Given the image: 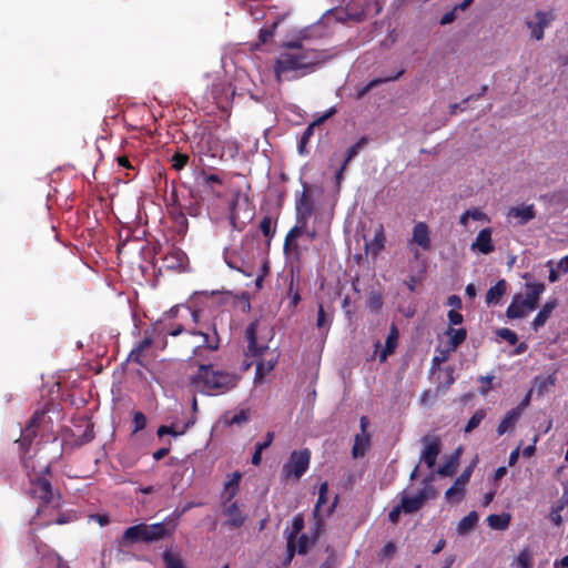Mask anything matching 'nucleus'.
<instances>
[{
	"instance_id": "obj_39",
	"label": "nucleus",
	"mask_w": 568,
	"mask_h": 568,
	"mask_svg": "<svg viewBox=\"0 0 568 568\" xmlns=\"http://www.w3.org/2000/svg\"><path fill=\"white\" fill-rule=\"evenodd\" d=\"M278 21H274L272 24L262 28L258 32V42L254 45L255 48H260L263 44L268 43L277 29Z\"/></svg>"
},
{
	"instance_id": "obj_22",
	"label": "nucleus",
	"mask_w": 568,
	"mask_h": 568,
	"mask_svg": "<svg viewBox=\"0 0 568 568\" xmlns=\"http://www.w3.org/2000/svg\"><path fill=\"white\" fill-rule=\"evenodd\" d=\"M119 168L126 170L125 176L129 181L133 180L139 171L140 160L138 156L131 158L128 154H119L115 158Z\"/></svg>"
},
{
	"instance_id": "obj_29",
	"label": "nucleus",
	"mask_w": 568,
	"mask_h": 568,
	"mask_svg": "<svg viewBox=\"0 0 568 568\" xmlns=\"http://www.w3.org/2000/svg\"><path fill=\"white\" fill-rule=\"evenodd\" d=\"M371 446L369 434H357L354 439L352 455L354 458L363 457Z\"/></svg>"
},
{
	"instance_id": "obj_32",
	"label": "nucleus",
	"mask_w": 568,
	"mask_h": 568,
	"mask_svg": "<svg viewBox=\"0 0 568 568\" xmlns=\"http://www.w3.org/2000/svg\"><path fill=\"white\" fill-rule=\"evenodd\" d=\"M161 326H162V329L164 331L163 335H162V339L159 344V349H161V351H163L168 345V342H166L168 335L178 336L181 333L185 332V328L182 324H166L163 321H161Z\"/></svg>"
},
{
	"instance_id": "obj_60",
	"label": "nucleus",
	"mask_w": 568,
	"mask_h": 568,
	"mask_svg": "<svg viewBox=\"0 0 568 568\" xmlns=\"http://www.w3.org/2000/svg\"><path fill=\"white\" fill-rule=\"evenodd\" d=\"M396 552V546L393 541H388L379 551L378 556L383 558H390Z\"/></svg>"
},
{
	"instance_id": "obj_24",
	"label": "nucleus",
	"mask_w": 568,
	"mask_h": 568,
	"mask_svg": "<svg viewBox=\"0 0 568 568\" xmlns=\"http://www.w3.org/2000/svg\"><path fill=\"white\" fill-rule=\"evenodd\" d=\"M426 493L424 490L419 491L417 496L414 497H403L399 504L400 509L405 514H413L418 511L424 503L426 501Z\"/></svg>"
},
{
	"instance_id": "obj_55",
	"label": "nucleus",
	"mask_w": 568,
	"mask_h": 568,
	"mask_svg": "<svg viewBox=\"0 0 568 568\" xmlns=\"http://www.w3.org/2000/svg\"><path fill=\"white\" fill-rule=\"evenodd\" d=\"M326 516H323V515H320L317 517H314L315 519V523H314V526L311 528V536L315 539V540H318L320 536L322 535L323 532V529H324V518Z\"/></svg>"
},
{
	"instance_id": "obj_45",
	"label": "nucleus",
	"mask_w": 568,
	"mask_h": 568,
	"mask_svg": "<svg viewBox=\"0 0 568 568\" xmlns=\"http://www.w3.org/2000/svg\"><path fill=\"white\" fill-rule=\"evenodd\" d=\"M367 143L368 139L366 136H362L356 143L347 149L343 163H346L347 165Z\"/></svg>"
},
{
	"instance_id": "obj_4",
	"label": "nucleus",
	"mask_w": 568,
	"mask_h": 568,
	"mask_svg": "<svg viewBox=\"0 0 568 568\" xmlns=\"http://www.w3.org/2000/svg\"><path fill=\"white\" fill-rule=\"evenodd\" d=\"M239 381L237 374L214 369L213 365L209 364L200 365L196 374L191 378V386L199 393L214 396L231 390Z\"/></svg>"
},
{
	"instance_id": "obj_48",
	"label": "nucleus",
	"mask_w": 568,
	"mask_h": 568,
	"mask_svg": "<svg viewBox=\"0 0 568 568\" xmlns=\"http://www.w3.org/2000/svg\"><path fill=\"white\" fill-rule=\"evenodd\" d=\"M486 416V412L484 409H478L474 413V415L468 419L466 426H465V433H470L475 428L479 426V424L483 422V419Z\"/></svg>"
},
{
	"instance_id": "obj_61",
	"label": "nucleus",
	"mask_w": 568,
	"mask_h": 568,
	"mask_svg": "<svg viewBox=\"0 0 568 568\" xmlns=\"http://www.w3.org/2000/svg\"><path fill=\"white\" fill-rule=\"evenodd\" d=\"M193 424V422L185 423L181 428H178L175 425H169V435L174 437L183 435L189 427Z\"/></svg>"
},
{
	"instance_id": "obj_62",
	"label": "nucleus",
	"mask_w": 568,
	"mask_h": 568,
	"mask_svg": "<svg viewBox=\"0 0 568 568\" xmlns=\"http://www.w3.org/2000/svg\"><path fill=\"white\" fill-rule=\"evenodd\" d=\"M447 316L452 325H459L464 321V316L457 310H450Z\"/></svg>"
},
{
	"instance_id": "obj_36",
	"label": "nucleus",
	"mask_w": 568,
	"mask_h": 568,
	"mask_svg": "<svg viewBox=\"0 0 568 568\" xmlns=\"http://www.w3.org/2000/svg\"><path fill=\"white\" fill-rule=\"evenodd\" d=\"M518 417H519L518 408H514V409L507 412V414L505 415V417L503 418V420L499 423V425L497 427L498 435L501 436L506 432H508L510 428H513L514 425L516 424Z\"/></svg>"
},
{
	"instance_id": "obj_43",
	"label": "nucleus",
	"mask_w": 568,
	"mask_h": 568,
	"mask_svg": "<svg viewBox=\"0 0 568 568\" xmlns=\"http://www.w3.org/2000/svg\"><path fill=\"white\" fill-rule=\"evenodd\" d=\"M557 382L556 373H551L547 376H537L535 378L536 387L538 392L544 393L549 387L554 386Z\"/></svg>"
},
{
	"instance_id": "obj_37",
	"label": "nucleus",
	"mask_w": 568,
	"mask_h": 568,
	"mask_svg": "<svg viewBox=\"0 0 568 568\" xmlns=\"http://www.w3.org/2000/svg\"><path fill=\"white\" fill-rule=\"evenodd\" d=\"M510 523L509 514H493L487 517V524L491 529L505 530Z\"/></svg>"
},
{
	"instance_id": "obj_44",
	"label": "nucleus",
	"mask_w": 568,
	"mask_h": 568,
	"mask_svg": "<svg viewBox=\"0 0 568 568\" xmlns=\"http://www.w3.org/2000/svg\"><path fill=\"white\" fill-rule=\"evenodd\" d=\"M162 558L165 568H185L181 557L178 554H173L171 550H165L162 554Z\"/></svg>"
},
{
	"instance_id": "obj_38",
	"label": "nucleus",
	"mask_w": 568,
	"mask_h": 568,
	"mask_svg": "<svg viewBox=\"0 0 568 568\" xmlns=\"http://www.w3.org/2000/svg\"><path fill=\"white\" fill-rule=\"evenodd\" d=\"M567 504H568V498H566V495H564L559 499L558 504L551 507L549 518L554 523L555 526H560L562 524L564 519L561 516V511L564 510V508L566 507Z\"/></svg>"
},
{
	"instance_id": "obj_28",
	"label": "nucleus",
	"mask_w": 568,
	"mask_h": 568,
	"mask_svg": "<svg viewBox=\"0 0 568 568\" xmlns=\"http://www.w3.org/2000/svg\"><path fill=\"white\" fill-rule=\"evenodd\" d=\"M507 286L508 284L506 280H499L494 286H491L487 291L485 296L486 303L488 305H497L500 302L501 297L506 294Z\"/></svg>"
},
{
	"instance_id": "obj_33",
	"label": "nucleus",
	"mask_w": 568,
	"mask_h": 568,
	"mask_svg": "<svg viewBox=\"0 0 568 568\" xmlns=\"http://www.w3.org/2000/svg\"><path fill=\"white\" fill-rule=\"evenodd\" d=\"M276 363H277L276 357L267 359V361L258 362L256 364L254 382L263 383L266 375L274 369V367L276 366Z\"/></svg>"
},
{
	"instance_id": "obj_21",
	"label": "nucleus",
	"mask_w": 568,
	"mask_h": 568,
	"mask_svg": "<svg viewBox=\"0 0 568 568\" xmlns=\"http://www.w3.org/2000/svg\"><path fill=\"white\" fill-rule=\"evenodd\" d=\"M493 231L490 227H485L479 231L471 247L483 254H489L494 252L495 246L491 241Z\"/></svg>"
},
{
	"instance_id": "obj_53",
	"label": "nucleus",
	"mask_w": 568,
	"mask_h": 568,
	"mask_svg": "<svg viewBox=\"0 0 568 568\" xmlns=\"http://www.w3.org/2000/svg\"><path fill=\"white\" fill-rule=\"evenodd\" d=\"M497 336L508 342L510 345H516L518 342L517 334L514 331L506 327L499 328L497 331Z\"/></svg>"
},
{
	"instance_id": "obj_31",
	"label": "nucleus",
	"mask_w": 568,
	"mask_h": 568,
	"mask_svg": "<svg viewBox=\"0 0 568 568\" xmlns=\"http://www.w3.org/2000/svg\"><path fill=\"white\" fill-rule=\"evenodd\" d=\"M460 453L462 448L459 447L450 455L449 459L437 469V474L445 477L453 476L456 471Z\"/></svg>"
},
{
	"instance_id": "obj_11",
	"label": "nucleus",
	"mask_w": 568,
	"mask_h": 568,
	"mask_svg": "<svg viewBox=\"0 0 568 568\" xmlns=\"http://www.w3.org/2000/svg\"><path fill=\"white\" fill-rule=\"evenodd\" d=\"M328 501V483L324 481L320 485L318 497L313 510V517H317L320 515L331 516V514L335 510L338 501V496L334 497L333 503L326 507Z\"/></svg>"
},
{
	"instance_id": "obj_41",
	"label": "nucleus",
	"mask_w": 568,
	"mask_h": 568,
	"mask_svg": "<svg viewBox=\"0 0 568 568\" xmlns=\"http://www.w3.org/2000/svg\"><path fill=\"white\" fill-rule=\"evenodd\" d=\"M203 176V187L214 196H220V192L214 190V184L222 185L223 181L217 174H205L202 173Z\"/></svg>"
},
{
	"instance_id": "obj_23",
	"label": "nucleus",
	"mask_w": 568,
	"mask_h": 568,
	"mask_svg": "<svg viewBox=\"0 0 568 568\" xmlns=\"http://www.w3.org/2000/svg\"><path fill=\"white\" fill-rule=\"evenodd\" d=\"M335 113V109H331L326 114H324L323 116H321L320 119H317L316 121L312 122L311 124L307 125V128L304 130V132L302 133L301 135V139L298 141V152L300 154H306L307 151H306V145L310 141V139L312 138L313 133H314V128L324 122L325 120H327L329 116H332L333 114Z\"/></svg>"
},
{
	"instance_id": "obj_12",
	"label": "nucleus",
	"mask_w": 568,
	"mask_h": 568,
	"mask_svg": "<svg viewBox=\"0 0 568 568\" xmlns=\"http://www.w3.org/2000/svg\"><path fill=\"white\" fill-rule=\"evenodd\" d=\"M475 464L467 466L463 473L456 478L454 484L446 490L445 497L448 500H454L455 496H457V501H459L464 496L465 486L469 481L471 474L474 471Z\"/></svg>"
},
{
	"instance_id": "obj_9",
	"label": "nucleus",
	"mask_w": 568,
	"mask_h": 568,
	"mask_svg": "<svg viewBox=\"0 0 568 568\" xmlns=\"http://www.w3.org/2000/svg\"><path fill=\"white\" fill-rule=\"evenodd\" d=\"M163 267L169 271L183 272L186 270L187 255L179 247L172 246L162 258Z\"/></svg>"
},
{
	"instance_id": "obj_27",
	"label": "nucleus",
	"mask_w": 568,
	"mask_h": 568,
	"mask_svg": "<svg viewBox=\"0 0 568 568\" xmlns=\"http://www.w3.org/2000/svg\"><path fill=\"white\" fill-rule=\"evenodd\" d=\"M314 209L313 200L308 191L304 190L296 201V215L308 220Z\"/></svg>"
},
{
	"instance_id": "obj_7",
	"label": "nucleus",
	"mask_w": 568,
	"mask_h": 568,
	"mask_svg": "<svg viewBox=\"0 0 568 568\" xmlns=\"http://www.w3.org/2000/svg\"><path fill=\"white\" fill-rule=\"evenodd\" d=\"M163 329L161 321L155 322L150 329L144 331L143 338L139 344L130 352L129 361L134 362L139 365H143V353L145 349L151 347L153 344L159 348V344L162 339Z\"/></svg>"
},
{
	"instance_id": "obj_51",
	"label": "nucleus",
	"mask_w": 568,
	"mask_h": 568,
	"mask_svg": "<svg viewBox=\"0 0 568 568\" xmlns=\"http://www.w3.org/2000/svg\"><path fill=\"white\" fill-rule=\"evenodd\" d=\"M517 565L519 568H531L534 565V559L531 552L525 548L517 556Z\"/></svg>"
},
{
	"instance_id": "obj_1",
	"label": "nucleus",
	"mask_w": 568,
	"mask_h": 568,
	"mask_svg": "<svg viewBox=\"0 0 568 568\" xmlns=\"http://www.w3.org/2000/svg\"><path fill=\"white\" fill-rule=\"evenodd\" d=\"M305 39H307V36L306 31L303 30L300 32V37L282 44L283 50L276 57L273 65L274 75L278 83L307 75L314 72L316 67L323 62V52L314 48H306L304 45Z\"/></svg>"
},
{
	"instance_id": "obj_34",
	"label": "nucleus",
	"mask_w": 568,
	"mask_h": 568,
	"mask_svg": "<svg viewBox=\"0 0 568 568\" xmlns=\"http://www.w3.org/2000/svg\"><path fill=\"white\" fill-rule=\"evenodd\" d=\"M190 333L193 335L202 336L203 337L202 345L210 351H216L220 346V337H219L215 326H213L212 333H204L201 331H199V332L192 331Z\"/></svg>"
},
{
	"instance_id": "obj_17",
	"label": "nucleus",
	"mask_w": 568,
	"mask_h": 568,
	"mask_svg": "<svg viewBox=\"0 0 568 568\" xmlns=\"http://www.w3.org/2000/svg\"><path fill=\"white\" fill-rule=\"evenodd\" d=\"M523 278L528 280L530 278L529 273H525L523 275ZM525 296L524 298L527 300V302L532 305V307L536 310L538 306L539 297L545 292L546 285L542 282H529L527 281L525 283Z\"/></svg>"
},
{
	"instance_id": "obj_35",
	"label": "nucleus",
	"mask_w": 568,
	"mask_h": 568,
	"mask_svg": "<svg viewBox=\"0 0 568 568\" xmlns=\"http://www.w3.org/2000/svg\"><path fill=\"white\" fill-rule=\"evenodd\" d=\"M478 521V514L470 511L468 515L463 517L457 525V532L459 535H466L471 531Z\"/></svg>"
},
{
	"instance_id": "obj_13",
	"label": "nucleus",
	"mask_w": 568,
	"mask_h": 568,
	"mask_svg": "<svg viewBox=\"0 0 568 568\" xmlns=\"http://www.w3.org/2000/svg\"><path fill=\"white\" fill-rule=\"evenodd\" d=\"M532 311H535V308L521 294H515L506 310V316L509 320L523 318Z\"/></svg>"
},
{
	"instance_id": "obj_8",
	"label": "nucleus",
	"mask_w": 568,
	"mask_h": 568,
	"mask_svg": "<svg viewBox=\"0 0 568 568\" xmlns=\"http://www.w3.org/2000/svg\"><path fill=\"white\" fill-rule=\"evenodd\" d=\"M258 322L254 321L245 329L247 339V354L251 356H260L268 348V338H258Z\"/></svg>"
},
{
	"instance_id": "obj_30",
	"label": "nucleus",
	"mask_w": 568,
	"mask_h": 568,
	"mask_svg": "<svg viewBox=\"0 0 568 568\" xmlns=\"http://www.w3.org/2000/svg\"><path fill=\"white\" fill-rule=\"evenodd\" d=\"M403 74H404V70L402 69L394 75H389V77H385V78H376V79L371 80L365 87H363L361 90H358L357 99L364 98L371 90H373L374 88H376L379 84L399 79Z\"/></svg>"
},
{
	"instance_id": "obj_47",
	"label": "nucleus",
	"mask_w": 568,
	"mask_h": 568,
	"mask_svg": "<svg viewBox=\"0 0 568 568\" xmlns=\"http://www.w3.org/2000/svg\"><path fill=\"white\" fill-rule=\"evenodd\" d=\"M304 517L301 514L296 515L292 520V529L286 536V538L296 540L297 536L304 529Z\"/></svg>"
},
{
	"instance_id": "obj_63",
	"label": "nucleus",
	"mask_w": 568,
	"mask_h": 568,
	"mask_svg": "<svg viewBox=\"0 0 568 568\" xmlns=\"http://www.w3.org/2000/svg\"><path fill=\"white\" fill-rule=\"evenodd\" d=\"M316 326L318 328H327L328 327V323L326 320V314H325L323 305H320V307H318Z\"/></svg>"
},
{
	"instance_id": "obj_59",
	"label": "nucleus",
	"mask_w": 568,
	"mask_h": 568,
	"mask_svg": "<svg viewBox=\"0 0 568 568\" xmlns=\"http://www.w3.org/2000/svg\"><path fill=\"white\" fill-rule=\"evenodd\" d=\"M240 479H241V474L236 471V473H234V474H233V478H231V479L225 484V488L233 487V490H232V493L230 494L229 499H232V498L235 496V494H236V489H237V487H239Z\"/></svg>"
},
{
	"instance_id": "obj_54",
	"label": "nucleus",
	"mask_w": 568,
	"mask_h": 568,
	"mask_svg": "<svg viewBox=\"0 0 568 568\" xmlns=\"http://www.w3.org/2000/svg\"><path fill=\"white\" fill-rule=\"evenodd\" d=\"M133 433L141 432L146 426V417L142 412H134L133 414Z\"/></svg>"
},
{
	"instance_id": "obj_56",
	"label": "nucleus",
	"mask_w": 568,
	"mask_h": 568,
	"mask_svg": "<svg viewBox=\"0 0 568 568\" xmlns=\"http://www.w3.org/2000/svg\"><path fill=\"white\" fill-rule=\"evenodd\" d=\"M287 297L291 298V305L293 307L297 306L301 301V296L297 288H294V276L292 275L290 286L287 290Z\"/></svg>"
},
{
	"instance_id": "obj_58",
	"label": "nucleus",
	"mask_w": 568,
	"mask_h": 568,
	"mask_svg": "<svg viewBox=\"0 0 568 568\" xmlns=\"http://www.w3.org/2000/svg\"><path fill=\"white\" fill-rule=\"evenodd\" d=\"M250 418L248 410L247 409H241L239 413H236L230 420L231 425H242L246 423Z\"/></svg>"
},
{
	"instance_id": "obj_40",
	"label": "nucleus",
	"mask_w": 568,
	"mask_h": 568,
	"mask_svg": "<svg viewBox=\"0 0 568 568\" xmlns=\"http://www.w3.org/2000/svg\"><path fill=\"white\" fill-rule=\"evenodd\" d=\"M316 541L317 540H315L312 536H308L307 534H300L296 539L297 554L306 555L311 547H313L316 544Z\"/></svg>"
},
{
	"instance_id": "obj_50",
	"label": "nucleus",
	"mask_w": 568,
	"mask_h": 568,
	"mask_svg": "<svg viewBox=\"0 0 568 568\" xmlns=\"http://www.w3.org/2000/svg\"><path fill=\"white\" fill-rule=\"evenodd\" d=\"M93 438H94L93 425L88 423L84 432L75 438L74 443L77 446H82L84 444L90 443Z\"/></svg>"
},
{
	"instance_id": "obj_52",
	"label": "nucleus",
	"mask_w": 568,
	"mask_h": 568,
	"mask_svg": "<svg viewBox=\"0 0 568 568\" xmlns=\"http://www.w3.org/2000/svg\"><path fill=\"white\" fill-rule=\"evenodd\" d=\"M297 554L296 540L286 538V556L283 565L288 566Z\"/></svg>"
},
{
	"instance_id": "obj_16",
	"label": "nucleus",
	"mask_w": 568,
	"mask_h": 568,
	"mask_svg": "<svg viewBox=\"0 0 568 568\" xmlns=\"http://www.w3.org/2000/svg\"><path fill=\"white\" fill-rule=\"evenodd\" d=\"M224 516H226V520L224 521V526L229 527L230 529H239L241 528L246 519L247 516L243 514L237 503L230 504L224 510Z\"/></svg>"
},
{
	"instance_id": "obj_25",
	"label": "nucleus",
	"mask_w": 568,
	"mask_h": 568,
	"mask_svg": "<svg viewBox=\"0 0 568 568\" xmlns=\"http://www.w3.org/2000/svg\"><path fill=\"white\" fill-rule=\"evenodd\" d=\"M413 241L423 250L430 248L429 229L425 222H418L413 229Z\"/></svg>"
},
{
	"instance_id": "obj_57",
	"label": "nucleus",
	"mask_w": 568,
	"mask_h": 568,
	"mask_svg": "<svg viewBox=\"0 0 568 568\" xmlns=\"http://www.w3.org/2000/svg\"><path fill=\"white\" fill-rule=\"evenodd\" d=\"M367 305L372 311L378 312L383 306V297L379 293H374L369 296Z\"/></svg>"
},
{
	"instance_id": "obj_49",
	"label": "nucleus",
	"mask_w": 568,
	"mask_h": 568,
	"mask_svg": "<svg viewBox=\"0 0 568 568\" xmlns=\"http://www.w3.org/2000/svg\"><path fill=\"white\" fill-rule=\"evenodd\" d=\"M189 159L190 158L186 153L175 152L170 160L172 169H174L175 171L183 170L189 163Z\"/></svg>"
},
{
	"instance_id": "obj_10",
	"label": "nucleus",
	"mask_w": 568,
	"mask_h": 568,
	"mask_svg": "<svg viewBox=\"0 0 568 568\" xmlns=\"http://www.w3.org/2000/svg\"><path fill=\"white\" fill-rule=\"evenodd\" d=\"M422 442L424 449L420 455V460H423L428 468H433L440 453V440L437 436L427 435L423 437Z\"/></svg>"
},
{
	"instance_id": "obj_26",
	"label": "nucleus",
	"mask_w": 568,
	"mask_h": 568,
	"mask_svg": "<svg viewBox=\"0 0 568 568\" xmlns=\"http://www.w3.org/2000/svg\"><path fill=\"white\" fill-rule=\"evenodd\" d=\"M399 337L398 329L395 324L390 326L389 333L385 341L384 349L381 352L378 359L381 363H384L389 355H392L397 346V341Z\"/></svg>"
},
{
	"instance_id": "obj_19",
	"label": "nucleus",
	"mask_w": 568,
	"mask_h": 568,
	"mask_svg": "<svg viewBox=\"0 0 568 568\" xmlns=\"http://www.w3.org/2000/svg\"><path fill=\"white\" fill-rule=\"evenodd\" d=\"M559 302L557 298H550L548 300L542 307L539 310L537 315L535 316L534 321L531 322V328L534 331H538L540 327H542L549 317L551 316L554 310L558 306Z\"/></svg>"
},
{
	"instance_id": "obj_5",
	"label": "nucleus",
	"mask_w": 568,
	"mask_h": 568,
	"mask_svg": "<svg viewBox=\"0 0 568 568\" xmlns=\"http://www.w3.org/2000/svg\"><path fill=\"white\" fill-rule=\"evenodd\" d=\"M48 419H50V417L47 416L45 409L36 410L27 422L26 426L20 429V437L16 439V443L18 444L21 462L26 467H28L26 455L29 453L34 439L37 438L39 429Z\"/></svg>"
},
{
	"instance_id": "obj_64",
	"label": "nucleus",
	"mask_w": 568,
	"mask_h": 568,
	"mask_svg": "<svg viewBox=\"0 0 568 568\" xmlns=\"http://www.w3.org/2000/svg\"><path fill=\"white\" fill-rule=\"evenodd\" d=\"M456 10L453 8L450 11H447L442 18H440V24L446 26L449 23H453L456 19Z\"/></svg>"
},
{
	"instance_id": "obj_6",
	"label": "nucleus",
	"mask_w": 568,
	"mask_h": 568,
	"mask_svg": "<svg viewBox=\"0 0 568 568\" xmlns=\"http://www.w3.org/2000/svg\"><path fill=\"white\" fill-rule=\"evenodd\" d=\"M310 462L311 452L307 448L292 452L288 460L282 467V478L298 480L308 469Z\"/></svg>"
},
{
	"instance_id": "obj_15",
	"label": "nucleus",
	"mask_w": 568,
	"mask_h": 568,
	"mask_svg": "<svg viewBox=\"0 0 568 568\" xmlns=\"http://www.w3.org/2000/svg\"><path fill=\"white\" fill-rule=\"evenodd\" d=\"M536 21H527L526 24L530 29L531 38L539 41L544 38L545 29L552 20L550 12L537 11L535 13Z\"/></svg>"
},
{
	"instance_id": "obj_42",
	"label": "nucleus",
	"mask_w": 568,
	"mask_h": 568,
	"mask_svg": "<svg viewBox=\"0 0 568 568\" xmlns=\"http://www.w3.org/2000/svg\"><path fill=\"white\" fill-rule=\"evenodd\" d=\"M448 334L450 335L449 346L453 351L456 349L467 337L465 328H449Z\"/></svg>"
},
{
	"instance_id": "obj_14",
	"label": "nucleus",
	"mask_w": 568,
	"mask_h": 568,
	"mask_svg": "<svg viewBox=\"0 0 568 568\" xmlns=\"http://www.w3.org/2000/svg\"><path fill=\"white\" fill-rule=\"evenodd\" d=\"M307 221L306 219H303V217H300V216H296V225H294L286 234L285 236V240H284V252H295V253H298L297 252V243H296V240L302 236L304 234V232H306V226H307Z\"/></svg>"
},
{
	"instance_id": "obj_46",
	"label": "nucleus",
	"mask_w": 568,
	"mask_h": 568,
	"mask_svg": "<svg viewBox=\"0 0 568 568\" xmlns=\"http://www.w3.org/2000/svg\"><path fill=\"white\" fill-rule=\"evenodd\" d=\"M273 220L270 215H265L258 225L260 231L262 234L267 239V243L272 240V237L275 234V227H273Z\"/></svg>"
},
{
	"instance_id": "obj_3",
	"label": "nucleus",
	"mask_w": 568,
	"mask_h": 568,
	"mask_svg": "<svg viewBox=\"0 0 568 568\" xmlns=\"http://www.w3.org/2000/svg\"><path fill=\"white\" fill-rule=\"evenodd\" d=\"M190 507L191 505H187L182 510H174L172 516L161 523L150 525L141 523L128 527L122 535V542L124 545L135 542L151 544L172 537L178 528V519Z\"/></svg>"
},
{
	"instance_id": "obj_20",
	"label": "nucleus",
	"mask_w": 568,
	"mask_h": 568,
	"mask_svg": "<svg viewBox=\"0 0 568 568\" xmlns=\"http://www.w3.org/2000/svg\"><path fill=\"white\" fill-rule=\"evenodd\" d=\"M386 235L383 224H378L374 232V237L365 243L366 253L377 256L385 246Z\"/></svg>"
},
{
	"instance_id": "obj_18",
	"label": "nucleus",
	"mask_w": 568,
	"mask_h": 568,
	"mask_svg": "<svg viewBox=\"0 0 568 568\" xmlns=\"http://www.w3.org/2000/svg\"><path fill=\"white\" fill-rule=\"evenodd\" d=\"M507 217L516 219L517 225H526L528 222L536 217V210L534 204L513 206L508 210Z\"/></svg>"
},
{
	"instance_id": "obj_2",
	"label": "nucleus",
	"mask_w": 568,
	"mask_h": 568,
	"mask_svg": "<svg viewBox=\"0 0 568 568\" xmlns=\"http://www.w3.org/2000/svg\"><path fill=\"white\" fill-rule=\"evenodd\" d=\"M28 476L30 481L29 494L41 501L37 516L33 518V525L44 527L52 524L63 525L73 520V515L59 511L61 495L53 491L49 465L43 466L39 473L30 471Z\"/></svg>"
}]
</instances>
